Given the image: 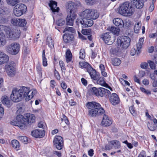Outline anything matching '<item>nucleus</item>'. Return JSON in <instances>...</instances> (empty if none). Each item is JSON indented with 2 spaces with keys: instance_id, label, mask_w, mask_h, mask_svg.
<instances>
[{
  "instance_id": "nucleus-45",
  "label": "nucleus",
  "mask_w": 157,
  "mask_h": 157,
  "mask_svg": "<svg viewBox=\"0 0 157 157\" xmlns=\"http://www.w3.org/2000/svg\"><path fill=\"white\" fill-rule=\"evenodd\" d=\"M109 0H103L101 3V5L103 8H105L109 6Z\"/></svg>"
},
{
  "instance_id": "nucleus-10",
  "label": "nucleus",
  "mask_w": 157,
  "mask_h": 157,
  "mask_svg": "<svg viewBox=\"0 0 157 157\" xmlns=\"http://www.w3.org/2000/svg\"><path fill=\"white\" fill-rule=\"evenodd\" d=\"M26 6L23 4H17L14 8V14L16 16H20L26 12Z\"/></svg>"
},
{
  "instance_id": "nucleus-61",
  "label": "nucleus",
  "mask_w": 157,
  "mask_h": 157,
  "mask_svg": "<svg viewBox=\"0 0 157 157\" xmlns=\"http://www.w3.org/2000/svg\"><path fill=\"white\" fill-rule=\"evenodd\" d=\"M148 66V64L147 63H142L140 65L141 68L144 69L147 68Z\"/></svg>"
},
{
  "instance_id": "nucleus-41",
  "label": "nucleus",
  "mask_w": 157,
  "mask_h": 157,
  "mask_svg": "<svg viewBox=\"0 0 157 157\" xmlns=\"http://www.w3.org/2000/svg\"><path fill=\"white\" fill-rule=\"evenodd\" d=\"M20 19L15 18H13L11 19V23L14 25L18 26L19 23H20Z\"/></svg>"
},
{
  "instance_id": "nucleus-38",
  "label": "nucleus",
  "mask_w": 157,
  "mask_h": 157,
  "mask_svg": "<svg viewBox=\"0 0 157 157\" xmlns=\"http://www.w3.org/2000/svg\"><path fill=\"white\" fill-rule=\"evenodd\" d=\"M17 139L24 144H26L28 143V139L26 136H18Z\"/></svg>"
},
{
  "instance_id": "nucleus-3",
  "label": "nucleus",
  "mask_w": 157,
  "mask_h": 157,
  "mask_svg": "<svg viewBox=\"0 0 157 157\" xmlns=\"http://www.w3.org/2000/svg\"><path fill=\"white\" fill-rule=\"evenodd\" d=\"M118 10L120 14L125 17L132 16L135 11L134 8L129 2H126L120 5Z\"/></svg>"
},
{
  "instance_id": "nucleus-22",
  "label": "nucleus",
  "mask_w": 157,
  "mask_h": 157,
  "mask_svg": "<svg viewBox=\"0 0 157 157\" xmlns=\"http://www.w3.org/2000/svg\"><path fill=\"white\" fill-rule=\"evenodd\" d=\"M31 134L32 136L36 138H42L45 135V132L43 130L36 129L32 131Z\"/></svg>"
},
{
  "instance_id": "nucleus-62",
  "label": "nucleus",
  "mask_w": 157,
  "mask_h": 157,
  "mask_svg": "<svg viewBox=\"0 0 157 157\" xmlns=\"http://www.w3.org/2000/svg\"><path fill=\"white\" fill-rule=\"evenodd\" d=\"M52 153L54 155H56L58 157H60L61 156V153L59 151H54Z\"/></svg>"
},
{
  "instance_id": "nucleus-56",
  "label": "nucleus",
  "mask_w": 157,
  "mask_h": 157,
  "mask_svg": "<svg viewBox=\"0 0 157 157\" xmlns=\"http://www.w3.org/2000/svg\"><path fill=\"white\" fill-rule=\"evenodd\" d=\"M87 5H93L96 2V0H85Z\"/></svg>"
},
{
  "instance_id": "nucleus-58",
  "label": "nucleus",
  "mask_w": 157,
  "mask_h": 157,
  "mask_svg": "<svg viewBox=\"0 0 157 157\" xmlns=\"http://www.w3.org/2000/svg\"><path fill=\"white\" fill-rule=\"evenodd\" d=\"M38 127L40 128L44 129L45 127V124L44 122L41 121L38 124Z\"/></svg>"
},
{
  "instance_id": "nucleus-43",
  "label": "nucleus",
  "mask_w": 157,
  "mask_h": 157,
  "mask_svg": "<svg viewBox=\"0 0 157 157\" xmlns=\"http://www.w3.org/2000/svg\"><path fill=\"white\" fill-rule=\"evenodd\" d=\"M75 32V30L73 28L71 27H66L64 30L63 31V33H67L71 32L72 33H74Z\"/></svg>"
},
{
  "instance_id": "nucleus-53",
  "label": "nucleus",
  "mask_w": 157,
  "mask_h": 157,
  "mask_svg": "<svg viewBox=\"0 0 157 157\" xmlns=\"http://www.w3.org/2000/svg\"><path fill=\"white\" fill-rule=\"evenodd\" d=\"M147 127L151 131H154L155 129V127L152 124H150L148 122V124H147Z\"/></svg>"
},
{
  "instance_id": "nucleus-5",
  "label": "nucleus",
  "mask_w": 157,
  "mask_h": 157,
  "mask_svg": "<svg viewBox=\"0 0 157 157\" xmlns=\"http://www.w3.org/2000/svg\"><path fill=\"white\" fill-rule=\"evenodd\" d=\"M130 41L131 39L128 36H119L117 39V43L118 46H120L122 48L126 49L129 46Z\"/></svg>"
},
{
  "instance_id": "nucleus-37",
  "label": "nucleus",
  "mask_w": 157,
  "mask_h": 157,
  "mask_svg": "<svg viewBox=\"0 0 157 157\" xmlns=\"http://www.w3.org/2000/svg\"><path fill=\"white\" fill-rule=\"evenodd\" d=\"M65 23V21L64 19L61 18L58 19L56 21V24L58 26H62L64 25Z\"/></svg>"
},
{
  "instance_id": "nucleus-1",
  "label": "nucleus",
  "mask_w": 157,
  "mask_h": 157,
  "mask_svg": "<svg viewBox=\"0 0 157 157\" xmlns=\"http://www.w3.org/2000/svg\"><path fill=\"white\" fill-rule=\"evenodd\" d=\"M36 93V90H29V88L25 86H23L19 89L15 88L13 89L10 98L13 102H17L26 97L25 100L27 101L31 99Z\"/></svg>"
},
{
  "instance_id": "nucleus-32",
  "label": "nucleus",
  "mask_w": 157,
  "mask_h": 157,
  "mask_svg": "<svg viewBox=\"0 0 157 157\" xmlns=\"http://www.w3.org/2000/svg\"><path fill=\"white\" fill-rule=\"evenodd\" d=\"M133 4L138 9L142 8L144 5V2L143 0H137L135 2H134Z\"/></svg>"
},
{
  "instance_id": "nucleus-27",
  "label": "nucleus",
  "mask_w": 157,
  "mask_h": 157,
  "mask_svg": "<svg viewBox=\"0 0 157 157\" xmlns=\"http://www.w3.org/2000/svg\"><path fill=\"white\" fill-rule=\"evenodd\" d=\"M104 114V116L101 121L102 125L105 127L110 125L112 123L111 120L109 119L107 115L105 114Z\"/></svg>"
},
{
  "instance_id": "nucleus-18",
  "label": "nucleus",
  "mask_w": 157,
  "mask_h": 157,
  "mask_svg": "<svg viewBox=\"0 0 157 157\" xmlns=\"http://www.w3.org/2000/svg\"><path fill=\"white\" fill-rule=\"evenodd\" d=\"M110 94L109 101L111 103L114 105L118 104L120 101V99L118 95L115 93Z\"/></svg>"
},
{
  "instance_id": "nucleus-29",
  "label": "nucleus",
  "mask_w": 157,
  "mask_h": 157,
  "mask_svg": "<svg viewBox=\"0 0 157 157\" xmlns=\"http://www.w3.org/2000/svg\"><path fill=\"white\" fill-rule=\"evenodd\" d=\"M144 41V39L143 38H140L139 41L136 44L137 54H139L141 52V48L142 47L143 43Z\"/></svg>"
},
{
  "instance_id": "nucleus-4",
  "label": "nucleus",
  "mask_w": 157,
  "mask_h": 157,
  "mask_svg": "<svg viewBox=\"0 0 157 157\" xmlns=\"http://www.w3.org/2000/svg\"><path fill=\"white\" fill-rule=\"evenodd\" d=\"M80 16L81 17L96 19L98 17L99 14L96 10L94 9H88L85 10L82 12Z\"/></svg>"
},
{
  "instance_id": "nucleus-13",
  "label": "nucleus",
  "mask_w": 157,
  "mask_h": 157,
  "mask_svg": "<svg viewBox=\"0 0 157 157\" xmlns=\"http://www.w3.org/2000/svg\"><path fill=\"white\" fill-rule=\"evenodd\" d=\"M15 64L13 62L11 61L5 66L8 75L10 77L14 76L16 73L14 67Z\"/></svg>"
},
{
  "instance_id": "nucleus-60",
  "label": "nucleus",
  "mask_w": 157,
  "mask_h": 157,
  "mask_svg": "<svg viewBox=\"0 0 157 157\" xmlns=\"http://www.w3.org/2000/svg\"><path fill=\"white\" fill-rule=\"evenodd\" d=\"M136 53L137 54V50L136 51L135 48H132L130 52V55L132 56H133L135 55ZM137 55H138V54Z\"/></svg>"
},
{
  "instance_id": "nucleus-9",
  "label": "nucleus",
  "mask_w": 157,
  "mask_h": 157,
  "mask_svg": "<svg viewBox=\"0 0 157 157\" xmlns=\"http://www.w3.org/2000/svg\"><path fill=\"white\" fill-rule=\"evenodd\" d=\"M80 4L79 2H75L72 1H69L66 5V8L69 10V13L76 14V12L78 9Z\"/></svg>"
},
{
  "instance_id": "nucleus-63",
  "label": "nucleus",
  "mask_w": 157,
  "mask_h": 157,
  "mask_svg": "<svg viewBox=\"0 0 157 157\" xmlns=\"http://www.w3.org/2000/svg\"><path fill=\"white\" fill-rule=\"evenodd\" d=\"M154 8V3L152 2L150 4V5L149 8V11L151 12L153 11Z\"/></svg>"
},
{
  "instance_id": "nucleus-2",
  "label": "nucleus",
  "mask_w": 157,
  "mask_h": 157,
  "mask_svg": "<svg viewBox=\"0 0 157 157\" xmlns=\"http://www.w3.org/2000/svg\"><path fill=\"white\" fill-rule=\"evenodd\" d=\"M6 33L7 37L11 40H15L18 39L20 36L19 30L11 29L7 26L0 25V34Z\"/></svg>"
},
{
  "instance_id": "nucleus-17",
  "label": "nucleus",
  "mask_w": 157,
  "mask_h": 157,
  "mask_svg": "<svg viewBox=\"0 0 157 157\" xmlns=\"http://www.w3.org/2000/svg\"><path fill=\"white\" fill-rule=\"evenodd\" d=\"M24 117L25 120L26 126L28 124L31 125L32 123L35 122V117L33 114L27 113L24 115Z\"/></svg>"
},
{
  "instance_id": "nucleus-19",
  "label": "nucleus",
  "mask_w": 157,
  "mask_h": 157,
  "mask_svg": "<svg viewBox=\"0 0 157 157\" xmlns=\"http://www.w3.org/2000/svg\"><path fill=\"white\" fill-rule=\"evenodd\" d=\"M49 6L52 13L55 14L58 13L59 10V7H57V2L55 1H51L49 3Z\"/></svg>"
},
{
  "instance_id": "nucleus-57",
  "label": "nucleus",
  "mask_w": 157,
  "mask_h": 157,
  "mask_svg": "<svg viewBox=\"0 0 157 157\" xmlns=\"http://www.w3.org/2000/svg\"><path fill=\"white\" fill-rule=\"evenodd\" d=\"M59 64L60 67L61 68L62 71H65L66 68L64 65L63 62L62 61H60L59 62Z\"/></svg>"
},
{
  "instance_id": "nucleus-39",
  "label": "nucleus",
  "mask_w": 157,
  "mask_h": 157,
  "mask_svg": "<svg viewBox=\"0 0 157 157\" xmlns=\"http://www.w3.org/2000/svg\"><path fill=\"white\" fill-rule=\"evenodd\" d=\"M45 50H44L42 52V61H43V65L44 66L46 67L47 66V59L45 57Z\"/></svg>"
},
{
  "instance_id": "nucleus-51",
  "label": "nucleus",
  "mask_w": 157,
  "mask_h": 157,
  "mask_svg": "<svg viewBox=\"0 0 157 157\" xmlns=\"http://www.w3.org/2000/svg\"><path fill=\"white\" fill-rule=\"evenodd\" d=\"M36 69L40 76L41 77L42 76V68L40 65L37 64V65Z\"/></svg>"
},
{
  "instance_id": "nucleus-14",
  "label": "nucleus",
  "mask_w": 157,
  "mask_h": 157,
  "mask_svg": "<svg viewBox=\"0 0 157 157\" xmlns=\"http://www.w3.org/2000/svg\"><path fill=\"white\" fill-rule=\"evenodd\" d=\"M53 144L55 147L58 150L62 149L63 146V138L60 136H56L53 140Z\"/></svg>"
},
{
  "instance_id": "nucleus-25",
  "label": "nucleus",
  "mask_w": 157,
  "mask_h": 157,
  "mask_svg": "<svg viewBox=\"0 0 157 157\" xmlns=\"http://www.w3.org/2000/svg\"><path fill=\"white\" fill-rule=\"evenodd\" d=\"M98 96L103 97L104 96H109L110 92L108 90L104 88H100L98 89Z\"/></svg>"
},
{
  "instance_id": "nucleus-52",
  "label": "nucleus",
  "mask_w": 157,
  "mask_h": 157,
  "mask_svg": "<svg viewBox=\"0 0 157 157\" xmlns=\"http://www.w3.org/2000/svg\"><path fill=\"white\" fill-rule=\"evenodd\" d=\"M82 33L83 34L87 36L90 34V30L87 29H82Z\"/></svg>"
},
{
  "instance_id": "nucleus-26",
  "label": "nucleus",
  "mask_w": 157,
  "mask_h": 157,
  "mask_svg": "<svg viewBox=\"0 0 157 157\" xmlns=\"http://www.w3.org/2000/svg\"><path fill=\"white\" fill-rule=\"evenodd\" d=\"M86 106L88 109L90 110L101 106L100 104L93 101L87 102L86 104Z\"/></svg>"
},
{
  "instance_id": "nucleus-8",
  "label": "nucleus",
  "mask_w": 157,
  "mask_h": 157,
  "mask_svg": "<svg viewBox=\"0 0 157 157\" xmlns=\"http://www.w3.org/2000/svg\"><path fill=\"white\" fill-rule=\"evenodd\" d=\"M24 116L21 115H17L15 120H13L11 122V124L15 126L19 127L21 129H23L26 126L25 124V120Z\"/></svg>"
},
{
  "instance_id": "nucleus-34",
  "label": "nucleus",
  "mask_w": 157,
  "mask_h": 157,
  "mask_svg": "<svg viewBox=\"0 0 157 157\" xmlns=\"http://www.w3.org/2000/svg\"><path fill=\"white\" fill-rule=\"evenodd\" d=\"M89 92L92 95H94L97 96H98V89L95 87L90 88L89 89Z\"/></svg>"
},
{
  "instance_id": "nucleus-20",
  "label": "nucleus",
  "mask_w": 157,
  "mask_h": 157,
  "mask_svg": "<svg viewBox=\"0 0 157 157\" xmlns=\"http://www.w3.org/2000/svg\"><path fill=\"white\" fill-rule=\"evenodd\" d=\"M77 17L76 14H69L66 18L67 25L72 26L73 25L75 20Z\"/></svg>"
},
{
  "instance_id": "nucleus-47",
  "label": "nucleus",
  "mask_w": 157,
  "mask_h": 157,
  "mask_svg": "<svg viewBox=\"0 0 157 157\" xmlns=\"http://www.w3.org/2000/svg\"><path fill=\"white\" fill-rule=\"evenodd\" d=\"M20 23H19V26L24 27L26 25L27 22L25 19H20Z\"/></svg>"
},
{
  "instance_id": "nucleus-30",
  "label": "nucleus",
  "mask_w": 157,
  "mask_h": 157,
  "mask_svg": "<svg viewBox=\"0 0 157 157\" xmlns=\"http://www.w3.org/2000/svg\"><path fill=\"white\" fill-rule=\"evenodd\" d=\"M46 43L50 48H52L54 46V41L51 36H47L46 40Z\"/></svg>"
},
{
  "instance_id": "nucleus-6",
  "label": "nucleus",
  "mask_w": 157,
  "mask_h": 157,
  "mask_svg": "<svg viewBox=\"0 0 157 157\" xmlns=\"http://www.w3.org/2000/svg\"><path fill=\"white\" fill-rule=\"evenodd\" d=\"M20 45L19 44L13 42L7 45L6 47L7 51L12 55H16L19 52Z\"/></svg>"
},
{
  "instance_id": "nucleus-64",
  "label": "nucleus",
  "mask_w": 157,
  "mask_h": 157,
  "mask_svg": "<svg viewBox=\"0 0 157 157\" xmlns=\"http://www.w3.org/2000/svg\"><path fill=\"white\" fill-rule=\"evenodd\" d=\"M155 61L156 62L157 64L156 65L155 70L154 71L155 74L157 75V55L155 56Z\"/></svg>"
},
{
  "instance_id": "nucleus-24",
  "label": "nucleus",
  "mask_w": 157,
  "mask_h": 157,
  "mask_svg": "<svg viewBox=\"0 0 157 157\" xmlns=\"http://www.w3.org/2000/svg\"><path fill=\"white\" fill-rule=\"evenodd\" d=\"M9 60L8 56L4 53L0 52V65L7 63Z\"/></svg>"
},
{
  "instance_id": "nucleus-49",
  "label": "nucleus",
  "mask_w": 157,
  "mask_h": 157,
  "mask_svg": "<svg viewBox=\"0 0 157 157\" xmlns=\"http://www.w3.org/2000/svg\"><path fill=\"white\" fill-rule=\"evenodd\" d=\"M118 52L117 48H112L110 50V53L114 55H117Z\"/></svg>"
},
{
  "instance_id": "nucleus-15",
  "label": "nucleus",
  "mask_w": 157,
  "mask_h": 157,
  "mask_svg": "<svg viewBox=\"0 0 157 157\" xmlns=\"http://www.w3.org/2000/svg\"><path fill=\"white\" fill-rule=\"evenodd\" d=\"M90 76L91 78L93 80L97 81L98 84L101 85H103L104 83V78L102 77H100V75L98 73H97L96 70L94 71V74L92 73Z\"/></svg>"
},
{
  "instance_id": "nucleus-33",
  "label": "nucleus",
  "mask_w": 157,
  "mask_h": 157,
  "mask_svg": "<svg viewBox=\"0 0 157 157\" xmlns=\"http://www.w3.org/2000/svg\"><path fill=\"white\" fill-rule=\"evenodd\" d=\"M72 58V55L69 49H67L66 54V60L67 63L70 62Z\"/></svg>"
},
{
  "instance_id": "nucleus-42",
  "label": "nucleus",
  "mask_w": 157,
  "mask_h": 157,
  "mask_svg": "<svg viewBox=\"0 0 157 157\" xmlns=\"http://www.w3.org/2000/svg\"><path fill=\"white\" fill-rule=\"evenodd\" d=\"M112 64L115 66H119L121 63V61L119 58H114L112 60Z\"/></svg>"
},
{
  "instance_id": "nucleus-55",
  "label": "nucleus",
  "mask_w": 157,
  "mask_h": 157,
  "mask_svg": "<svg viewBox=\"0 0 157 157\" xmlns=\"http://www.w3.org/2000/svg\"><path fill=\"white\" fill-rule=\"evenodd\" d=\"M62 119V121L61 123V124H63L64 123H65L67 125H68L69 124V122L68 120L67 119V118L66 117H63V119Z\"/></svg>"
},
{
  "instance_id": "nucleus-11",
  "label": "nucleus",
  "mask_w": 157,
  "mask_h": 157,
  "mask_svg": "<svg viewBox=\"0 0 157 157\" xmlns=\"http://www.w3.org/2000/svg\"><path fill=\"white\" fill-rule=\"evenodd\" d=\"M105 111L103 108L100 107L90 110L88 115L90 117H95L104 114Z\"/></svg>"
},
{
  "instance_id": "nucleus-16",
  "label": "nucleus",
  "mask_w": 157,
  "mask_h": 157,
  "mask_svg": "<svg viewBox=\"0 0 157 157\" xmlns=\"http://www.w3.org/2000/svg\"><path fill=\"white\" fill-rule=\"evenodd\" d=\"M79 64L80 66L86 69L87 72H88L90 75L92 73H94V71L95 70L92 68L88 63L85 62H80Z\"/></svg>"
},
{
  "instance_id": "nucleus-35",
  "label": "nucleus",
  "mask_w": 157,
  "mask_h": 157,
  "mask_svg": "<svg viewBox=\"0 0 157 157\" xmlns=\"http://www.w3.org/2000/svg\"><path fill=\"white\" fill-rule=\"evenodd\" d=\"M11 144L12 147L15 149L18 148L20 147L19 142L16 140H13L12 141Z\"/></svg>"
},
{
  "instance_id": "nucleus-46",
  "label": "nucleus",
  "mask_w": 157,
  "mask_h": 157,
  "mask_svg": "<svg viewBox=\"0 0 157 157\" xmlns=\"http://www.w3.org/2000/svg\"><path fill=\"white\" fill-rule=\"evenodd\" d=\"M111 143L113 145H114L116 147L119 148L120 147V143L118 141H111Z\"/></svg>"
},
{
  "instance_id": "nucleus-7",
  "label": "nucleus",
  "mask_w": 157,
  "mask_h": 157,
  "mask_svg": "<svg viewBox=\"0 0 157 157\" xmlns=\"http://www.w3.org/2000/svg\"><path fill=\"white\" fill-rule=\"evenodd\" d=\"M81 19H77L75 23L79 26L80 24L82 27H89L91 26L93 24V21L90 18L86 17H81Z\"/></svg>"
},
{
  "instance_id": "nucleus-59",
  "label": "nucleus",
  "mask_w": 157,
  "mask_h": 157,
  "mask_svg": "<svg viewBox=\"0 0 157 157\" xmlns=\"http://www.w3.org/2000/svg\"><path fill=\"white\" fill-rule=\"evenodd\" d=\"M149 64L150 67L151 68V69H155L156 65H155L153 62L151 61H150L149 62Z\"/></svg>"
},
{
  "instance_id": "nucleus-48",
  "label": "nucleus",
  "mask_w": 157,
  "mask_h": 157,
  "mask_svg": "<svg viewBox=\"0 0 157 157\" xmlns=\"http://www.w3.org/2000/svg\"><path fill=\"white\" fill-rule=\"evenodd\" d=\"M140 89L142 92H143L146 95H150L151 94L150 91L148 90H146L144 88L140 87Z\"/></svg>"
},
{
  "instance_id": "nucleus-50",
  "label": "nucleus",
  "mask_w": 157,
  "mask_h": 157,
  "mask_svg": "<svg viewBox=\"0 0 157 157\" xmlns=\"http://www.w3.org/2000/svg\"><path fill=\"white\" fill-rule=\"evenodd\" d=\"M85 57V50L83 49L81 50L79 52V58L81 59H83Z\"/></svg>"
},
{
  "instance_id": "nucleus-36",
  "label": "nucleus",
  "mask_w": 157,
  "mask_h": 157,
  "mask_svg": "<svg viewBox=\"0 0 157 157\" xmlns=\"http://www.w3.org/2000/svg\"><path fill=\"white\" fill-rule=\"evenodd\" d=\"M1 34H0V47L4 46L6 43L5 36L2 35Z\"/></svg>"
},
{
  "instance_id": "nucleus-28",
  "label": "nucleus",
  "mask_w": 157,
  "mask_h": 157,
  "mask_svg": "<svg viewBox=\"0 0 157 157\" xmlns=\"http://www.w3.org/2000/svg\"><path fill=\"white\" fill-rule=\"evenodd\" d=\"M113 23L117 26L120 28L123 27L124 25L123 21L120 18H116L114 19L113 20Z\"/></svg>"
},
{
  "instance_id": "nucleus-44",
  "label": "nucleus",
  "mask_w": 157,
  "mask_h": 157,
  "mask_svg": "<svg viewBox=\"0 0 157 157\" xmlns=\"http://www.w3.org/2000/svg\"><path fill=\"white\" fill-rule=\"evenodd\" d=\"M8 4L13 6L18 3L17 0H6Z\"/></svg>"
},
{
  "instance_id": "nucleus-12",
  "label": "nucleus",
  "mask_w": 157,
  "mask_h": 157,
  "mask_svg": "<svg viewBox=\"0 0 157 157\" xmlns=\"http://www.w3.org/2000/svg\"><path fill=\"white\" fill-rule=\"evenodd\" d=\"M101 38L108 45L112 44L114 41L115 38H112L110 33H105L101 34Z\"/></svg>"
},
{
  "instance_id": "nucleus-54",
  "label": "nucleus",
  "mask_w": 157,
  "mask_h": 157,
  "mask_svg": "<svg viewBox=\"0 0 157 157\" xmlns=\"http://www.w3.org/2000/svg\"><path fill=\"white\" fill-rule=\"evenodd\" d=\"M4 114V109L2 106V104L0 103V118L3 116Z\"/></svg>"
},
{
  "instance_id": "nucleus-31",
  "label": "nucleus",
  "mask_w": 157,
  "mask_h": 157,
  "mask_svg": "<svg viewBox=\"0 0 157 157\" xmlns=\"http://www.w3.org/2000/svg\"><path fill=\"white\" fill-rule=\"evenodd\" d=\"M108 29L114 34L117 36L118 35L120 31V29L119 28L115 27L114 26L109 27L108 28Z\"/></svg>"
},
{
  "instance_id": "nucleus-21",
  "label": "nucleus",
  "mask_w": 157,
  "mask_h": 157,
  "mask_svg": "<svg viewBox=\"0 0 157 157\" xmlns=\"http://www.w3.org/2000/svg\"><path fill=\"white\" fill-rule=\"evenodd\" d=\"M63 39L65 43H69L73 41L74 37L71 33H66L63 36Z\"/></svg>"
},
{
  "instance_id": "nucleus-23",
  "label": "nucleus",
  "mask_w": 157,
  "mask_h": 157,
  "mask_svg": "<svg viewBox=\"0 0 157 157\" xmlns=\"http://www.w3.org/2000/svg\"><path fill=\"white\" fill-rule=\"evenodd\" d=\"M1 101L3 104L10 107L12 105V102L9 98L6 95L2 96L1 98Z\"/></svg>"
},
{
  "instance_id": "nucleus-40",
  "label": "nucleus",
  "mask_w": 157,
  "mask_h": 157,
  "mask_svg": "<svg viewBox=\"0 0 157 157\" xmlns=\"http://www.w3.org/2000/svg\"><path fill=\"white\" fill-rule=\"evenodd\" d=\"M141 23L140 22H138L134 26V32L136 33H138L140 29L141 26Z\"/></svg>"
}]
</instances>
